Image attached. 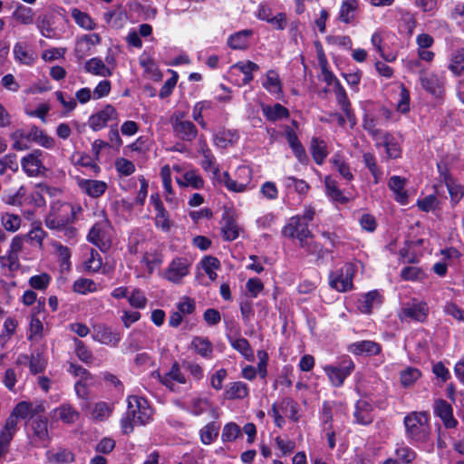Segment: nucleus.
<instances>
[{
    "label": "nucleus",
    "instance_id": "f257e3e1",
    "mask_svg": "<svg viewBox=\"0 0 464 464\" xmlns=\"http://www.w3.org/2000/svg\"><path fill=\"white\" fill-rule=\"evenodd\" d=\"M127 411L121 420V429L125 434L130 433L135 425L149 423L152 416V410L145 398L130 395L127 398Z\"/></svg>",
    "mask_w": 464,
    "mask_h": 464
},
{
    "label": "nucleus",
    "instance_id": "f03ea898",
    "mask_svg": "<svg viewBox=\"0 0 464 464\" xmlns=\"http://www.w3.org/2000/svg\"><path fill=\"white\" fill-rule=\"evenodd\" d=\"M81 211L82 208L79 205L61 201L53 202L44 224L49 229L54 230L68 223H73Z\"/></svg>",
    "mask_w": 464,
    "mask_h": 464
},
{
    "label": "nucleus",
    "instance_id": "7ed1b4c3",
    "mask_svg": "<svg viewBox=\"0 0 464 464\" xmlns=\"http://www.w3.org/2000/svg\"><path fill=\"white\" fill-rule=\"evenodd\" d=\"M407 438L413 443H426L430 437L428 413L411 412L404 418Z\"/></svg>",
    "mask_w": 464,
    "mask_h": 464
},
{
    "label": "nucleus",
    "instance_id": "20e7f679",
    "mask_svg": "<svg viewBox=\"0 0 464 464\" xmlns=\"http://www.w3.org/2000/svg\"><path fill=\"white\" fill-rule=\"evenodd\" d=\"M268 414L273 418L276 427L283 428L285 420L282 414H285L292 421L299 420L298 404L292 398L285 397L277 403H273Z\"/></svg>",
    "mask_w": 464,
    "mask_h": 464
},
{
    "label": "nucleus",
    "instance_id": "39448f33",
    "mask_svg": "<svg viewBox=\"0 0 464 464\" xmlns=\"http://www.w3.org/2000/svg\"><path fill=\"white\" fill-rule=\"evenodd\" d=\"M111 222L106 217L97 221L90 229L87 239L101 251L106 252L111 245Z\"/></svg>",
    "mask_w": 464,
    "mask_h": 464
},
{
    "label": "nucleus",
    "instance_id": "423d86ee",
    "mask_svg": "<svg viewBox=\"0 0 464 464\" xmlns=\"http://www.w3.org/2000/svg\"><path fill=\"white\" fill-rule=\"evenodd\" d=\"M419 81L421 87L436 99H441L445 93V77L434 72L420 71Z\"/></svg>",
    "mask_w": 464,
    "mask_h": 464
},
{
    "label": "nucleus",
    "instance_id": "0eeeda50",
    "mask_svg": "<svg viewBox=\"0 0 464 464\" xmlns=\"http://www.w3.org/2000/svg\"><path fill=\"white\" fill-rule=\"evenodd\" d=\"M354 274V266L350 263H346L340 269L329 275V284L332 288L339 292L349 291L353 288Z\"/></svg>",
    "mask_w": 464,
    "mask_h": 464
},
{
    "label": "nucleus",
    "instance_id": "6e6552de",
    "mask_svg": "<svg viewBox=\"0 0 464 464\" xmlns=\"http://www.w3.org/2000/svg\"><path fill=\"white\" fill-rule=\"evenodd\" d=\"M184 118V113L180 111L172 115L171 124L174 134L182 140L192 141L198 135V129L192 121Z\"/></svg>",
    "mask_w": 464,
    "mask_h": 464
},
{
    "label": "nucleus",
    "instance_id": "1a4fd4ad",
    "mask_svg": "<svg viewBox=\"0 0 464 464\" xmlns=\"http://www.w3.org/2000/svg\"><path fill=\"white\" fill-rule=\"evenodd\" d=\"M354 369L353 362L349 358H344L338 365H325L324 371L327 375L331 384L334 387H340L344 380L352 373Z\"/></svg>",
    "mask_w": 464,
    "mask_h": 464
},
{
    "label": "nucleus",
    "instance_id": "9d476101",
    "mask_svg": "<svg viewBox=\"0 0 464 464\" xmlns=\"http://www.w3.org/2000/svg\"><path fill=\"white\" fill-rule=\"evenodd\" d=\"M428 314V304L416 299L404 304L399 312V317L401 321L411 320L420 323H423L427 319Z\"/></svg>",
    "mask_w": 464,
    "mask_h": 464
},
{
    "label": "nucleus",
    "instance_id": "9b49d317",
    "mask_svg": "<svg viewBox=\"0 0 464 464\" xmlns=\"http://www.w3.org/2000/svg\"><path fill=\"white\" fill-rule=\"evenodd\" d=\"M45 153L41 150H34L21 160L22 169L28 177H39L44 174L46 168L44 165Z\"/></svg>",
    "mask_w": 464,
    "mask_h": 464
},
{
    "label": "nucleus",
    "instance_id": "f8f14e48",
    "mask_svg": "<svg viewBox=\"0 0 464 464\" xmlns=\"http://www.w3.org/2000/svg\"><path fill=\"white\" fill-rule=\"evenodd\" d=\"M282 234L288 238H296L299 243L313 237L309 225L306 222L301 221V216L299 215L294 216L289 219L283 227Z\"/></svg>",
    "mask_w": 464,
    "mask_h": 464
},
{
    "label": "nucleus",
    "instance_id": "ddd939ff",
    "mask_svg": "<svg viewBox=\"0 0 464 464\" xmlns=\"http://www.w3.org/2000/svg\"><path fill=\"white\" fill-rule=\"evenodd\" d=\"M92 337L95 342L111 347H116L121 340L120 332L103 324L93 326Z\"/></svg>",
    "mask_w": 464,
    "mask_h": 464
},
{
    "label": "nucleus",
    "instance_id": "4468645a",
    "mask_svg": "<svg viewBox=\"0 0 464 464\" xmlns=\"http://www.w3.org/2000/svg\"><path fill=\"white\" fill-rule=\"evenodd\" d=\"M13 55L16 63L32 67L37 61V54L26 41L16 42L13 47Z\"/></svg>",
    "mask_w": 464,
    "mask_h": 464
},
{
    "label": "nucleus",
    "instance_id": "2eb2a0df",
    "mask_svg": "<svg viewBox=\"0 0 464 464\" xmlns=\"http://www.w3.org/2000/svg\"><path fill=\"white\" fill-rule=\"evenodd\" d=\"M118 115L116 109L112 105L107 104L102 110L92 114L89 118L88 123L92 130L98 131L105 128L111 121H117Z\"/></svg>",
    "mask_w": 464,
    "mask_h": 464
},
{
    "label": "nucleus",
    "instance_id": "dca6fc26",
    "mask_svg": "<svg viewBox=\"0 0 464 464\" xmlns=\"http://www.w3.org/2000/svg\"><path fill=\"white\" fill-rule=\"evenodd\" d=\"M190 264L187 258L176 257L165 270V278L174 284H179L188 275Z\"/></svg>",
    "mask_w": 464,
    "mask_h": 464
},
{
    "label": "nucleus",
    "instance_id": "f3484780",
    "mask_svg": "<svg viewBox=\"0 0 464 464\" xmlns=\"http://www.w3.org/2000/svg\"><path fill=\"white\" fill-rule=\"evenodd\" d=\"M150 203L152 204L156 212L155 226L165 232L169 231L171 227L169 215L165 209L163 203L158 194H152L150 196Z\"/></svg>",
    "mask_w": 464,
    "mask_h": 464
},
{
    "label": "nucleus",
    "instance_id": "a211bd4d",
    "mask_svg": "<svg viewBox=\"0 0 464 464\" xmlns=\"http://www.w3.org/2000/svg\"><path fill=\"white\" fill-rule=\"evenodd\" d=\"M434 413L442 420L445 428L452 429L458 425V420L453 416V409L445 400L440 399L435 401Z\"/></svg>",
    "mask_w": 464,
    "mask_h": 464
},
{
    "label": "nucleus",
    "instance_id": "6ab92c4d",
    "mask_svg": "<svg viewBox=\"0 0 464 464\" xmlns=\"http://www.w3.org/2000/svg\"><path fill=\"white\" fill-rule=\"evenodd\" d=\"M334 94L336 98V102L343 111V114L347 118L351 127H353L356 124V117L352 109V105L350 100L347 96V93L344 88L342 86L340 82H336V88H334Z\"/></svg>",
    "mask_w": 464,
    "mask_h": 464
},
{
    "label": "nucleus",
    "instance_id": "aec40b11",
    "mask_svg": "<svg viewBox=\"0 0 464 464\" xmlns=\"http://www.w3.org/2000/svg\"><path fill=\"white\" fill-rule=\"evenodd\" d=\"M30 427L33 430L34 440L43 447H46L50 441L47 419L41 416L37 417L32 420Z\"/></svg>",
    "mask_w": 464,
    "mask_h": 464
},
{
    "label": "nucleus",
    "instance_id": "412c9836",
    "mask_svg": "<svg viewBox=\"0 0 464 464\" xmlns=\"http://www.w3.org/2000/svg\"><path fill=\"white\" fill-rule=\"evenodd\" d=\"M114 411V403L98 401L89 406V417L95 422L106 421Z\"/></svg>",
    "mask_w": 464,
    "mask_h": 464
},
{
    "label": "nucleus",
    "instance_id": "4be33fe9",
    "mask_svg": "<svg viewBox=\"0 0 464 464\" xmlns=\"http://www.w3.org/2000/svg\"><path fill=\"white\" fill-rule=\"evenodd\" d=\"M77 184L82 191L92 198H100L108 188L106 182L96 179H78Z\"/></svg>",
    "mask_w": 464,
    "mask_h": 464
},
{
    "label": "nucleus",
    "instance_id": "5701e85b",
    "mask_svg": "<svg viewBox=\"0 0 464 464\" xmlns=\"http://www.w3.org/2000/svg\"><path fill=\"white\" fill-rule=\"evenodd\" d=\"M353 417L357 424H371L373 420L372 404L365 400H359L355 404Z\"/></svg>",
    "mask_w": 464,
    "mask_h": 464
},
{
    "label": "nucleus",
    "instance_id": "b1692460",
    "mask_svg": "<svg viewBox=\"0 0 464 464\" xmlns=\"http://www.w3.org/2000/svg\"><path fill=\"white\" fill-rule=\"evenodd\" d=\"M261 83L265 90L276 98L282 95L283 85L280 76L276 70L267 71Z\"/></svg>",
    "mask_w": 464,
    "mask_h": 464
},
{
    "label": "nucleus",
    "instance_id": "393cba45",
    "mask_svg": "<svg viewBox=\"0 0 464 464\" xmlns=\"http://www.w3.org/2000/svg\"><path fill=\"white\" fill-rule=\"evenodd\" d=\"M381 345L373 341L364 340L351 343L348 351L355 355H376L381 352Z\"/></svg>",
    "mask_w": 464,
    "mask_h": 464
},
{
    "label": "nucleus",
    "instance_id": "a878e982",
    "mask_svg": "<svg viewBox=\"0 0 464 464\" xmlns=\"http://www.w3.org/2000/svg\"><path fill=\"white\" fill-rule=\"evenodd\" d=\"M382 303V297L377 290L362 295L358 300V309L362 314H370L372 310Z\"/></svg>",
    "mask_w": 464,
    "mask_h": 464
},
{
    "label": "nucleus",
    "instance_id": "bb28decb",
    "mask_svg": "<svg viewBox=\"0 0 464 464\" xmlns=\"http://www.w3.org/2000/svg\"><path fill=\"white\" fill-rule=\"evenodd\" d=\"M407 179L401 176H392L388 181L389 188L394 193L395 200L401 205L408 203V193L405 190Z\"/></svg>",
    "mask_w": 464,
    "mask_h": 464
},
{
    "label": "nucleus",
    "instance_id": "cd10ccee",
    "mask_svg": "<svg viewBox=\"0 0 464 464\" xmlns=\"http://www.w3.org/2000/svg\"><path fill=\"white\" fill-rule=\"evenodd\" d=\"M56 420L65 424H72L79 419V412L69 403H63L51 412Z\"/></svg>",
    "mask_w": 464,
    "mask_h": 464
},
{
    "label": "nucleus",
    "instance_id": "c85d7f7f",
    "mask_svg": "<svg viewBox=\"0 0 464 464\" xmlns=\"http://www.w3.org/2000/svg\"><path fill=\"white\" fill-rule=\"evenodd\" d=\"M362 160L373 178L374 184H378L382 177L383 171L377 163V158L373 152L366 151L362 155Z\"/></svg>",
    "mask_w": 464,
    "mask_h": 464
},
{
    "label": "nucleus",
    "instance_id": "c756f323",
    "mask_svg": "<svg viewBox=\"0 0 464 464\" xmlns=\"http://www.w3.org/2000/svg\"><path fill=\"white\" fill-rule=\"evenodd\" d=\"M84 68L87 72L101 77H109L112 74V69L107 66L102 59L97 57L87 61Z\"/></svg>",
    "mask_w": 464,
    "mask_h": 464
},
{
    "label": "nucleus",
    "instance_id": "7c9ffc66",
    "mask_svg": "<svg viewBox=\"0 0 464 464\" xmlns=\"http://www.w3.org/2000/svg\"><path fill=\"white\" fill-rule=\"evenodd\" d=\"M262 112L264 116L270 121H277L289 117V111L280 103L274 105H262Z\"/></svg>",
    "mask_w": 464,
    "mask_h": 464
},
{
    "label": "nucleus",
    "instance_id": "2f4dec72",
    "mask_svg": "<svg viewBox=\"0 0 464 464\" xmlns=\"http://www.w3.org/2000/svg\"><path fill=\"white\" fill-rule=\"evenodd\" d=\"M191 349L205 359H210L213 354V344L207 337L195 336L192 339Z\"/></svg>",
    "mask_w": 464,
    "mask_h": 464
},
{
    "label": "nucleus",
    "instance_id": "473e14b6",
    "mask_svg": "<svg viewBox=\"0 0 464 464\" xmlns=\"http://www.w3.org/2000/svg\"><path fill=\"white\" fill-rule=\"evenodd\" d=\"M358 9L357 0H344L343 1L338 19L344 24H351L356 16Z\"/></svg>",
    "mask_w": 464,
    "mask_h": 464
},
{
    "label": "nucleus",
    "instance_id": "72a5a7b5",
    "mask_svg": "<svg viewBox=\"0 0 464 464\" xmlns=\"http://www.w3.org/2000/svg\"><path fill=\"white\" fill-rule=\"evenodd\" d=\"M45 456L48 462L53 464H70L75 459L74 454L67 449H59L57 451L48 450Z\"/></svg>",
    "mask_w": 464,
    "mask_h": 464
},
{
    "label": "nucleus",
    "instance_id": "f704fd0d",
    "mask_svg": "<svg viewBox=\"0 0 464 464\" xmlns=\"http://www.w3.org/2000/svg\"><path fill=\"white\" fill-rule=\"evenodd\" d=\"M71 16L73 18L76 24L84 30L92 31L97 28V24L94 20L87 13L78 8H72L71 10Z\"/></svg>",
    "mask_w": 464,
    "mask_h": 464
},
{
    "label": "nucleus",
    "instance_id": "c9c22d12",
    "mask_svg": "<svg viewBox=\"0 0 464 464\" xmlns=\"http://www.w3.org/2000/svg\"><path fill=\"white\" fill-rule=\"evenodd\" d=\"M310 150L315 163L322 165L328 155L326 143L323 140L314 137L311 140Z\"/></svg>",
    "mask_w": 464,
    "mask_h": 464
},
{
    "label": "nucleus",
    "instance_id": "e433bc0d",
    "mask_svg": "<svg viewBox=\"0 0 464 464\" xmlns=\"http://www.w3.org/2000/svg\"><path fill=\"white\" fill-rule=\"evenodd\" d=\"M211 407V403L207 397H192L186 407V410L194 416H199L206 412Z\"/></svg>",
    "mask_w": 464,
    "mask_h": 464
},
{
    "label": "nucleus",
    "instance_id": "4c0bfd02",
    "mask_svg": "<svg viewBox=\"0 0 464 464\" xmlns=\"http://www.w3.org/2000/svg\"><path fill=\"white\" fill-rule=\"evenodd\" d=\"M238 140V134L233 130H219L214 136V144L218 147L225 149L228 146L233 145Z\"/></svg>",
    "mask_w": 464,
    "mask_h": 464
},
{
    "label": "nucleus",
    "instance_id": "58836bf2",
    "mask_svg": "<svg viewBox=\"0 0 464 464\" xmlns=\"http://www.w3.org/2000/svg\"><path fill=\"white\" fill-rule=\"evenodd\" d=\"M439 171L444 176V180L450 195L451 200L458 202L464 195V188L455 184L452 180L449 179V175L446 173V167L442 164H438Z\"/></svg>",
    "mask_w": 464,
    "mask_h": 464
},
{
    "label": "nucleus",
    "instance_id": "ea45409f",
    "mask_svg": "<svg viewBox=\"0 0 464 464\" xmlns=\"http://www.w3.org/2000/svg\"><path fill=\"white\" fill-rule=\"evenodd\" d=\"M219 425L214 421L208 422L199 430L200 441L204 445L212 444L218 437Z\"/></svg>",
    "mask_w": 464,
    "mask_h": 464
},
{
    "label": "nucleus",
    "instance_id": "a19ab883",
    "mask_svg": "<svg viewBox=\"0 0 464 464\" xmlns=\"http://www.w3.org/2000/svg\"><path fill=\"white\" fill-rule=\"evenodd\" d=\"M330 162L338 173L347 181L353 179V174L351 171V168L347 160L341 154H334Z\"/></svg>",
    "mask_w": 464,
    "mask_h": 464
},
{
    "label": "nucleus",
    "instance_id": "79ce46f5",
    "mask_svg": "<svg viewBox=\"0 0 464 464\" xmlns=\"http://www.w3.org/2000/svg\"><path fill=\"white\" fill-rule=\"evenodd\" d=\"M222 237L227 241L235 240L239 235V227L232 217H226L222 220Z\"/></svg>",
    "mask_w": 464,
    "mask_h": 464
},
{
    "label": "nucleus",
    "instance_id": "37998d69",
    "mask_svg": "<svg viewBox=\"0 0 464 464\" xmlns=\"http://www.w3.org/2000/svg\"><path fill=\"white\" fill-rule=\"evenodd\" d=\"M225 394L228 400L244 399L248 395V387L242 382H231L227 386Z\"/></svg>",
    "mask_w": 464,
    "mask_h": 464
},
{
    "label": "nucleus",
    "instance_id": "c03bdc74",
    "mask_svg": "<svg viewBox=\"0 0 464 464\" xmlns=\"http://www.w3.org/2000/svg\"><path fill=\"white\" fill-rule=\"evenodd\" d=\"M299 246L311 256H316V261L319 262L321 259L324 258L328 251L324 248L319 243L314 242L310 239H304L301 243H299Z\"/></svg>",
    "mask_w": 464,
    "mask_h": 464
},
{
    "label": "nucleus",
    "instance_id": "a18cd8bd",
    "mask_svg": "<svg viewBox=\"0 0 464 464\" xmlns=\"http://www.w3.org/2000/svg\"><path fill=\"white\" fill-rule=\"evenodd\" d=\"M448 68L456 76L464 75V48L458 49L451 54Z\"/></svg>",
    "mask_w": 464,
    "mask_h": 464
},
{
    "label": "nucleus",
    "instance_id": "49530a36",
    "mask_svg": "<svg viewBox=\"0 0 464 464\" xmlns=\"http://www.w3.org/2000/svg\"><path fill=\"white\" fill-rule=\"evenodd\" d=\"M252 35L251 30L239 31L229 36L227 44L235 50L246 49L248 46V38Z\"/></svg>",
    "mask_w": 464,
    "mask_h": 464
},
{
    "label": "nucleus",
    "instance_id": "de8ad7c7",
    "mask_svg": "<svg viewBox=\"0 0 464 464\" xmlns=\"http://www.w3.org/2000/svg\"><path fill=\"white\" fill-rule=\"evenodd\" d=\"M421 377V372L415 367H407L400 372V382L403 388L411 387Z\"/></svg>",
    "mask_w": 464,
    "mask_h": 464
},
{
    "label": "nucleus",
    "instance_id": "09e8293b",
    "mask_svg": "<svg viewBox=\"0 0 464 464\" xmlns=\"http://www.w3.org/2000/svg\"><path fill=\"white\" fill-rule=\"evenodd\" d=\"M28 131L24 129L15 130L10 136L13 140V149L16 150H24L29 148L30 139L27 137Z\"/></svg>",
    "mask_w": 464,
    "mask_h": 464
},
{
    "label": "nucleus",
    "instance_id": "8fccbe9b",
    "mask_svg": "<svg viewBox=\"0 0 464 464\" xmlns=\"http://www.w3.org/2000/svg\"><path fill=\"white\" fill-rule=\"evenodd\" d=\"M230 345L239 352L244 358H246L248 361H252L254 359V353L251 349V346L248 343V341L245 338L238 337V338H229Z\"/></svg>",
    "mask_w": 464,
    "mask_h": 464
},
{
    "label": "nucleus",
    "instance_id": "3c124183",
    "mask_svg": "<svg viewBox=\"0 0 464 464\" xmlns=\"http://www.w3.org/2000/svg\"><path fill=\"white\" fill-rule=\"evenodd\" d=\"M184 180L177 179V183L180 187L190 186L195 189H199L204 186L203 179L198 174L196 170L186 171L183 175Z\"/></svg>",
    "mask_w": 464,
    "mask_h": 464
},
{
    "label": "nucleus",
    "instance_id": "603ef678",
    "mask_svg": "<svg viewBox=\"0 0 464 464\" xmlns=\"http://www.w3.org/2000/svg\"><path fill=\"white\" fill-rule=\"evenodd\" d=\"M395 455L398 463L402 464H411L416 459V452L404 443L396 445Z\"/></svg>",
    "mask_w": 464,
    "mask_h": 464
},
{
    "label": "nucleus",
    "instance_id": "864d4df0",
    "mask_svg": "<svg viewBox=\"0 0 464 464\" xmlns=\"http://www.w3.org/2000/svg\"><path fill=\"white\" fill-rule=\"evenodd\" d=\"M13 18L22 24H32L34 23V14L31 7L20 5L12 14Z\"/></svg>",
    "mask_w": 464,
    "mask_h": 464
},
{
    "label": "nucleus",
    "instance_id": "5fc2aeb1",
    "mask_svg": "<svg viewBox=\"0 0 464 464\" xmlns=\"http://www.w3.org/2000/svg\"><path fill=\"white\" fill-rule=\"evenodd\" d=\"M17 419L14 415H11L6 419L5 426L0 433V440L10 443L17 430Z\"/></svg>",
    "mask_w": 464,
    "mask_h": 464
},
{
    "label": "nucleus",
    "instance_id": "6e6d98bb",
    "mask_svg": "<svg viewBox=\"0 0 464 464\" xmlns=\"http://www.w3.org/2000/svg\"><path fill=\"white\" fill-rule=\"evenodd\" d=\"M200 264L202 269L208 275V278L211 281H215L218 277L216 270L220 268L219 260L215 256H208L201 260Z\"/></svg>",
    "mask_w": 464,
    "mask_h": 464
},
{
    "label": "nucleus",
    "instance_id": "4d7b16f0",
    "mask_svg": "<svg viewBox=\"0 0 464 464\" xmlns=\"http://www.w3.org/2000/svg\"><path fill=\"white\" fill-rule=\"evenodd\" d=\"M233 68L238 70L244 74V78L242 81L243 84L246 85L248 84L253 80L254 77L252 72L257 71L259 69V66L251 61H246L237 63L233 66Z\"/></svg>",
    "mask_w": 464,
    "mask_h": 464
},
{
    "label": "nucleus",
    "instance_id": "13d9d810",
    "mask_svg": "<svg viewBox=\"0 0 464 464\" xmlns=\"http://www.w3.org/2000/svg\"><path fill=\"white\" fill-rule=\"evenodd\" d=\"M162 262V255L157 251L146 252L141 260V263L146 266L149 274H152L155 268L160 266Z\"/></svg>",
    "mask_w": 464,
    "mask_h": 464
},
{
    "label": "nucleus",
    "instance_id": "bf43d9fd",
    "mask_svg": "<svg viewBox=\"0 0 464 464\" xmlns=\"http://www.w3.org/2000/svg\"><path fill=\"white\" fill-rule=\"evenodd\" d=\"M201 153L203 156V160L201 161L202 169L208 172L213 169L217 168L218 164L217 163L215 156L212 154L210 149L208 147L205 141H202L201 144Z\"/></svg>",
    "mask_w": 464,
    "mask_h": 464
},
{
    "label": "nucleus",
    "instance_id": "052dcab7",
    "mask_svg": "<svg viewBox=\"0 0 464 464\" xmlns=\"http://www.w3.org/2000/svg\"><path fill=\"white\" fill-rule=\"evenodd\" d=\"M324 185L326 194L329 198L338 202L344 201L343 192L339 189L337 186V181L335 179H332L330 176H327L324 179Z\"/></svg>",
    "mask_w": 464,
    "mask_h": 464
},
{
    "label": "nucleus",
    "instance_id": "680f3d73",
    "mask_svg": "<svg viewBox=\"0 0 464 464\" xmlns=\"http://www.w3.org/2000/svg\"><path fill=\"white\" fill-rule=\"evenodd\" d=\"M240 434V427L235 422H228L223 428L221 440L223 442H231L236 440Z\"/></svg>",
    "mask_w": 464,
    "mask_h": 464
},
{
    "label": "nucleus",
    "instance_id": "e2e57ef3",
    "mask_svg": "<svg viewBox=\"0 0 464 464\" xmlns=\"http://www.w3.org/2000/svg\"><path fill=\"white\" fill-rule=\"evenodd\" d=\"M12 414L16 417L25 420L34 415L33 404L27 401L19 402L13 410Z\"/></svg>",
    "mask_w": 464,
    "mask_h": 464
},
{
    "label": "nucleus",
    "instance_id": "0e129e2a",
    "mask_svg": "<svg viewBox=\"0 0 464 464\" xmlns=\"http://www.w3.org/2000/svg\"><path fill=\"white\" fill-rule=\"evenodd\" d=\"M8 170L12 173H15L18 170V163L14 154L5 155L0 160V175L6 174Z\"/></svg>",
    "mask_w": 464,
    "mask_h": 464
},
{
    "label": "nucleus",
    "instance_id": "69168bd1",
    "mask_svg": "<svg viewBox=\"0 0 464 464\" xmlns=\"http://www.w3.org/2000/svg\"><path fill=\"white\" fill-rule=\"evenodd\" d=\"M140 63L145 72L149 74L151 79L154 81H159L161 79V73L152 59L149 57L141 58Z\"/></svg>",
    "mask_w": 464,
    "mask_h": 464
},
{
    "label": "nucleus",
    "instance_id": "338daca9",
    "mask_svg": "<svg viewBox=\"0 0 464 464\" xmlns=\"http://www.w3.org/2000/svg\"><path fill=\"white\" fill-rule=\"evenodd\" d=\"M84 266L85 269L89 272H98L102 266L101 255L97 251L92 249L89 256L84 262Z\"/></svg>",
    "mask_w": 464,
    "mask_h": 464
},
{
    "label": "nucleus",
    "instance_id": "774afa93",
    "mask_svg": "<svg viewBox=\"0 0 464 464\" xmlns=\"http://www.w3.org/2000/svg\"><path fill=\"white\" fill-rule=\"evenodd\" d=\"M2 225L5 230L14 232L19 229L21 218L14 214L5 213L1 218Z\"/></svg>",
    "mask_w": 464,
    "mask_h": 464
}]
</instances>
